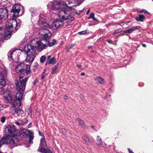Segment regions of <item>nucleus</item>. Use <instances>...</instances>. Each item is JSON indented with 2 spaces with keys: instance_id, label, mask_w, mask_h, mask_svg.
<instances>
[{
  "instance_id": "obj_1",
  "label": "nucleus",
  "mask_w": 153,
  "mask_h": 153,
  "mask_svg": "<svg viewBox=\"0 0 153 153\" xmlns=\"http://www.w3.org/2000/svg\"><path fill=\"white\" fill-rule=\"evenodd\" d=\"M17 24L16 20L14 19L9 20L6 22V31L4 33V37H9L12 33L16 32L17 30Z\"/></svg>"
},
{
  "instance_id": "obj_2",
  "label": "nucleus",
  "mask_w": 153,
  "mask_h": 153,
  "mask_svg": "<svg viewBox=\"0 0 153 153\" xmlns=\"http://www.w3.org/2000/svg\"><path fill=\"white\" fill-rule=\"evenodd\" d=\"M24 50L27 53V57L26 61L30 64H31L34 60L37 54L35 49L33 48H31L30 45H26Z\"/></svg>"
},
{
  "instance_id": "obj_3",
  "label": "nucleus",
  "mask_w": 153,
  "mask_h": 153,
  "mask_svg": "<svg viewBox=\"0 0 153 153\" xmlns=\"http://www.w3.org/2000/svg\"><path fill=\"white\" fill-rule=\"evenodd\" d=\"M67 7V4L65 2L63 1L51 2L48 6L49 10H52L55 11L65 9Z\"/></svg>"
},
{
  "instance_id": "obj_4",
  "label": "nucleus",
  "mask_w": 153,
  "mask_h": 153,
  "mask_svg": "<svg viewBox=\"0 0 153 153\" xmlns=\"http://www.w3.org/2000/svg\"><path fill=\"white\" fill-rule=\"evenodd\" d=\"M31 71L30 70H27L25 72L21 74L20 76L19 82L17 81L16 84L19 83L22 87V89L25 90L26 82H27L30 75Z\"/></svg>"
},
{
  "instance_id": "obj_5",
  "label": "nucleus",
  "mask_w": 153,
  "mask_h": 153,
  "mask_svg": "<svg viewBox=\"0 0 153 153\" xmlns=\"http://www.w3.org/2000/svg\"><path fill=\"white\" fill-rule=\"evenodd\" d=\"M19 139L18 138H16L12 139V137L10 135H7L3 137L0 141V147L3 144H8L9 143L12 145V147L17 146L18 144L16 142L18 141Z\"/></svg>"
},
{
  "instance_id": "obj_6",
  "label": "nucleus",
  "mask_w": 153,
  "mask_h": 153,
  "mask_svg": "<svg viewBox=\"0 0 153 153\" xmlns=\"http://www.w3.org/2000/svg\"><path fill=\"white\" fill-rule=\"evenodd\" d=\"M22 52L19 49L15 50L12 52L10 51L8 54V57H10L13 61L17 62L19 61V56Z\"/></svg>"
},
{
  "instance_id": "obj_7",
  "label": "nucleus",
  "mask_w": 153,
  "mask_h": 153,
  "mask_svg": "<svg viewBox=\"0 0 153 153\" xmlns=\"http://www.w3.org/2000/svg\"><path fill=\"white\" fill-rule=\"evenodd\" d=\"M16 86L18 91V92L16 94V100H17L19 102V105H17L18 106H20L22 105L20 101L22 98L24 91L25 90L22 89V87H20V85L19 83H16Z\"/></svg>"
},
{
  "instance_id": "obj_8",
  "label": "nucleus",
  "mask_w": 153,
  "mask_h": 153,
  "mask_svg": "<svg viewBox=\"0 0 153 153\" xmlns=\"http://www.w3.org/2000/svg\"><path fill=\"white\" fill-rule=\"evenodd\" d=\"M15 70L17 73L21 74L25 72L26 71L30 70V65H25L24 63H22L16 66Z\"/></svg>"
},
{
  "instance_id": "obj_9",
  "label": "nucleus",
  "mask_w": 153,
  "mask_h": 153,
  "mask_svg": "<svg viewBox=\"0 0 153 153\" xmlns=\"http://www.w3.org/2000/svg\"><path fill=\"white\" fill-rule=\"evenodd\" d=\"M46 145L47 144L45 141V138L44 137H43L40 139V143L39 148L40 152L44 153H52L49 149L44 148V147H45Z\"/></svg>"
},
{
  "instance_id": "obj_10",
  "label": "nucleus",
  "mask_w": 153,
  "mask_h": 153,
  "mask_svg": "<svg viewBox=\"0 0 153 153\" xmlns=\"http://www.w3.org/2000/svg\"><path fill=\"white\" fill-rule=\"evenodd\" d=\"M59 18L62 20H65L70 17V14L66 10H62L59 11L58 14Z\"/></svg>"
},
{
  "instance_id": "obj_11",
  "label": "nucleus",
  "mask_w": 153,
  "mask_h": 153,
  "mask_svg": "<svg viewBox=\"0 0 153 153\" xmlns=\"http://www.w3.org/2000/svg\"><path fill=\"white\" fill-rule=\"evenodd\" d=\"M45 39L43 40L42 41L40 40L37 41L36 42L37 45V48L38 50L41 51L42 50L45 49L48 46V43H44L43 42L45 41Z\"/></svg>"
},
{
  "instance_id": "obj_12",
  "label": "nucleus",
  "mask_w": 153,
  "mask_h": 153,
  "mask_svg": "<svg viewBox=\"0 0 153 153\" xmlns=\"http://www.w3.org/2000/svg\"><path fill=\"white\" fill-rule=\"evenodd\" d=\"M21 7L22 6L19 4H16L12 7L11 12L14 13L13 14V16L17 17L18 16Z\"/></svg>"
},
{
  "instance_id": "obj_13",
  "label": "nucleus",
  "mask_w": 153,
  "mask_h": 153,
  "mask_svg": "<svg viewBox=\"0 0 153 153\" xmlns=\"http://www.w3.org/2000/svg\"><path fill=\"white\" fill-rule=\"evenodd\" d=\"M3 100L6 102H10L11 101L12 98L8 90L4 91Z\"/></svg>"
},
{
  "instance_id": "obj_14",
  "label": "nucleus",
  "mask_w": 153,
  "mask_h": 153,
  "mask_svg": "<svg viewBox=\"0 0 153 153\" xmlns=\"http://www.w3.org/2000/svg\"><path fill=\"white\" fill-rule=\"evenodd\" d=\"M39 33L43 36L44 38H49L51 37V34L50 31L46 28H42L40 30Z\"/></svg>"
},
{
  "instance_id": "obj_15",
  "label": "nucleus",
  "mask_w": 153,
  "mask_h": 153,
  "mask_svg": "<svg viewBox=\"0 0 153 153\" xmlns=\"http://www.w3.org/2000/svg\"><path fill=\"white\" fill-rule=\"evenodd\" d=\"M8 10L7 9L0 8V23L1 22V19H6L8 16Z\"/></svg>"
},
{
  "instance_id": "obj_16",
  "label": "nucleus",
  "mask_w": 153,
  "mask_h": 153,
  "mask_svg": "<svg viewBox=\"0 0 153 153\" xmlns=\"http://www.w3.org/2000/svg\"><path fill=\"white\" fill-rule=\"evenodd\" d=\"M63 24V22L61 20L58 19L53 22L52 25V27L53 28V29H56L60 28Z\"/></svg>"
},
{
  "instance_id": "obj_17",
  "label": "nucleus",
  "mask_w": 153,
  "mask_h": 153,
  "mask_svg": "<svg viewBox=\"0 0 153 153\" xmlns=\"http://www.w3.org/2000/svg\"><path fill=\"white\" fill-rule=\"evenodd\" d=\"M14 110V112L13 114H16V116L19 117V119L21 118L24 116V111L20 108H16Z\"/></svg>"
},
{
  "instance_id": "obj_18",
  "label": "nucleus",
  "mask_w": 153,
  "mask_h": 153,
  "mask_svg": "<svg viewBox=\"0 0 153 153\" xmlns=\"http://www.w3.org/2000/svg\"><path fill=\"white\" fill-rule=\"evenodd\" d=\"M23 135H26V136L29 135V143H33L32 140L33 139V134L29 130H27L25 132H24L22 134Z\"/></svg>"
},
{
  "instance_id": "obj_19",
  "label": "nucleus",
  "mask_w": 153,
  "mask_h": 153,
  "mask_svg": "<svg viewBox=\"0 0 153 153\" xmlns=\"http://www.w3.org/2000/svg\"><path fill=\"white\" fill-rule=\"evenodd\" d=\"M43 15H40L39 16V24H41L42 27H43V28H45L44 27H48L49 26V25L45 22H43Z\"/></svg>"
},
{
  "instance_id": "obj_20",
  "label": "nucleus",
  "mask_w": 153,
  "mask_h": 153,
  "mask_svg": "<svg viewBox=\"0 0 153 153\" xmlns=\"http://www.w3.org/2000/svg\"><path fill=\"white\" fill-rule=\"evenodd\" d=\"M140 28L141 27L139 26L133 27H131L129 29L125 30L124 31V33L127 34H130L136 30L140 29Z\"/></svg>"
},
{
  "instance_id": "obj_21",
  "label": "nucleus",
  "mask_w": 153,
  "mask_h": 153,
  "mask_svg": "<svg viewBox=\"0 0 153 153\" xmlns=\"http://www.w3.org/2000/svg\"><path fill=\"white\" fill-rule=\"evenodd\" d=\"M5 131L13 135H14L13 132L15 131V130L12 126H8L5 128Z\"/></svg>"
},
{
  "instance_id": "obj_22",
  "label": "nucleus",
  "mask_w": 153,
  "mask_h": 153,
  "mask_svg": "<svg viewBox=\"0 0 153 153\" xmlns=\"http://www.w3.org/2000/svg\"><path fill=\"white\" fill-rule=\"evenodd\" d=\"M0 84L3 86H5L6 85V82L4 76L1 74H0Z\"/></svg>"
},
{
  "instance_id": "obj_23",
  "label": "nucleus",
  "mask_w": 153,
  "mask_h": 153,
  "mask_svg": "<svg viewBox=\"0 0 153 153\" xmlns=\"http://www.w3.org/2000/svg\"><path fill=\"white\" fill-rule=\"evenodd\" d=\"M97 145L99 147H102L103 146L102 142L100 137L97 136Z\"/></svg>"
},
{
  "instance_id": "obj_24",
  "label": "nucleus",
  "mask_w": 153,
  "mask_h": 153,
  "mask_svg": "<svg viewBox=\"0 0 153 153\" xmlns=\"http://www.w3.org/2000/svg\"><path fill=\"white\" fill-rule=\"evenodd\" d=\"M84 0H69L68 3H70L71 2L73 3H75L76 4V5H74L75 6H79L81 4L83 1Z\"/></svg>"
},
{
  "instance_id": "obj_25",
  "label": "nucleus",
  "mask_w": 153,
  "mask_h": 153,
  "mask_svg": "<svg viewBox=\"0 0 153 153\" xmlns=\"http://www.w3.org/2000/svg\"><path fill=\"white\" fill-rule=\"evenodd\" d=\"M95 80L97 82H99L101 84H103L104 83V79L101 77H98L94 78Z\"/></svg>"
},
{
  "instance_id": "obj_26",
  "label": "nucleus",
  "mask_w": 153,
  "mask_h": 153,
  "mask_svg": "<svg viewBox=\"0 0 153 153\" xmlns=\"http://www.w3.org/2000/svg\"><path fill=\"white\" fill-rule=\"evenodd\" d=\"M145 17L144 16L142 15H139L138 17H137L135 18V19L137 21H141L143 22V20L145 19Z\"/></svg>"
},
{
  "instance_id": "obj_27",
  "label": "nucleus",
  "mask_w": 153,
  "mask_h": 153,
  "mask_svg": "<svg viewBox=\"0 0 153 153\" xmlns=\"http://www.w3.org/2000/svg\"><path fill=\"white\" fill-rule=\"evenodd\" d=\"M56 59L54 57H53L49 60V62H47L46 63V65L48 64H54L55 63Z\"/></svg>"
},
{
  "instance_id": "obj_28",
  "label": "nucleus",
  "mask_w": 153,
  "mask_h": 153,
  "mask_svg": "<svg viewBox=\"0 0 153 153\" xmlns=\"http://www.w3.org/2000/svg\"><path fill=\"white\" fill-rule=\"evenodd\" d=\"M137 12L139 13H143L145 14L150 15V13L148 11L144 9H142L141 10H137Z\"/></svg>"
},
{
  "instance_id": "obj_29",
  "label": "nucleus",
  "mask_w": 153,
  "mask_h": 153,
  "mask_svg": "<svg viewBox=\"0 0 153 153\" xmlns=\"http://www.w3.org/2000/svg\"><path fill=\"white\" fill-rule=\"evenodd\" d=\"M76 122H78L79 123L80 126H81L82 127H83L85 126V125L84 123L82 120H80L79 118H77L76 119Z\"/></svg>"
},
{
  "instance_id": "obj_30",
  "label": "nucleus",
  "mask_w": 153,
  "mask_h": 153,
  "mask_svg": "<svg viewBox=\"0 0 153 153\" xmlns=\"http://www.w3.org/2000/svg\"><path fill=\"white\" fill-rule=\"evenodd\" d=\"M82 138L85 141L86 144H88L89 143V139L87 136H83L82 137Z\"/></svg>"
},
{
  "instance_id": "obj_31",
  "label": "nucleus",
  "mask_w": 153,
  "mask_h": 153,
  "mask_svg": "<svg viewBox=\"0 0 153 153\" xmlns=\"http://www.w3.org/2000/svg\"><path fill=\"white\" fill-rule=\"evenodd\" d=\"M58 67L57 65H55L52 68V71L51 72L52 74H54L56 72V70L57 69Z\"/></svg>"
},
{
  "instance_id": "obj_32",
  "label": "nucleus",
  "mask_w": 153,
  "mask_h": 153,
  "mask_svg": "<svg viewBox=\"0 0 153 153\" xmlns=\"http://www.w3.org/2000/svg\"><path fill=\"white\" fill-rule=\"evenodd\" d=\"M94 14L93 13H91L90 14L89 16L88 17V19H92L93 20L95 21H97V20L95 19L94 17Z\"/></svg>"
},
{
  "instance_id": "obj_33",
  "label": "nucleus",
  "mask_w": 153,
  "mask_h": 153,
  "mask_svg": "<svg viewBox=\"0 0 153 153\" xmlns=\"http://www.w3.org/2000/svg\"><path fill=\"white\" fill-rule=\"evenodd\" d=\"M67 19L68 20V21H69V23H68V25H67V24H66V25L67 26H68V25H70V23H71V22L72 21H73L74 20V17H71L70 16V17H69V18H68V19Z\"/></svg>"
},
{
  "instance_id": "obj_34",
  "label": "nucleus",
  "mask_w": 153,
  "mask_h": 153,
  "mask_svg": "<svg viewBox=\"0 0 153 153\" xmlns=\"http://www.w3.org/2000/svg\"><path fill=\"white\" fill-rule=\"evenodd\" d=\"M74 46V45L73 44H70L68 45L66 47V51H68L69 50L71 49Z\"/></svg>"
},
{
  "instance_id": "obj_35",
  "label": "nucleus",
  "mask_w": 153,
  "mask_h": 153,
  "mask_svg": "<svg viewBox=\"0 0 153 153\" xmlns=\"http://www.w3.org/2000/svg\"><path fill=\"white\" fill-rule=\"evenodd\" d=\"M46 57L45 56H42L40 59V62L41 63H43L46 60Z\"/></svg>"
},
{
  "instance_id": "obj_36",
  "label": "nucleus",
  "mask_w": 153,
  "mask_h": 153,
  "mask_svg": "<svg viewBox=\"0 0 153 153\" xmlns=\"http://www.w3.org/2000/svg\"><path fill=\"white\" fill-rule=\"evenodd\" d=\"M56 41L55 39H53L52 42H51L49 43V46L50 47H52L56 43Z\"/></svg>"
},
{
  "instance_id": "obj_37",
  "label": "nucleus",
  "mask_w": 153,
  "mask_h": 153,
  "mask_svg": "<svg viewBox=\"0 0 153 153\" xmlns=\"http://www.w3.org/2000/svg\"><path fill=\"white\" fill-rule=\"evenodd\" d=\"M86 33V30H83L79 32L78 33V34L79 35H84Z\"/></svg>"
},
{
  "instance_id": "obj_38",
  "label": "nucleus",
  "mask_w": 153,
  "mask_h": 153,
  "mask_svg": "<svg viewBox=\"0 0 153 153\" xmlns=\"http://www.w3.org/2000/svg\"><path fill=\"white\" fill-rule=\"evenodd\" d=\"M45 72L46 70L45 69H44L43 70V72L42 74L41 79H43L44 78L45 73Z\"/></svg>"
},
{
  "instance_id": "obj_39",
  "label": "nucleus",
  "mask_w": 153,
  "mask_h": 153,
  "mask_svg": "<svg viewBox=\"0 0 153 153\" xmlns=\"http://www.w3.org/2000/svg\"><path fill=\"white\" fill-rule=\"evenodd\" d=\"M30 11L32 13H36V11L35 9L32 8L30 9Z\"/></svg>"
},
{
  "instance_id": "obj_40",
  "label": "nucleus",
  "mask_w": 153,
  "mask_h": 153,
  "mask_svg": "<svg viewBox=\"0 0 153 153\" xmlns=\"http://www.w3.org/2000/svg\"><path fill=\"white\" fill-rule=\"evenodd\" d=\"M121 31H122V30L121 29H117L113 33V34H114L115 33H118L119 32H121Z\"/></svg>"
},
{
  "instance_id": "obj_41",
  "label": "nucleus",
  "mask_w": 153,
  "mask_h": 153,
  "mask_svg": "<svg viewBox=\"0 0 153 153\" xmlns=\"http://www.w3.org/2000/svg\"><path fill=\"white\" fill-rule=\"evenodd\" d=\"M5 120H6V118L5 117H2L1 118V122H2V123H4L5 121Z\"/></svg>"
},
{
  "instance_id": "obj_42",
  "label": "nucleus",
  "mask_w": 153,
  "mask_h": 153,
  "mask_svg": "<svg viewBox=\"0 0 153 153\" xmlns=\"http://www.w3.org/2000/svg\"><path fill=\"white\" fill-rule=\"evenodd\" d=\"M15 123L17 126H18L23 125V124H20L18 121L16 122Z\"/></svg>"
},
{
  "instance_id": "obj_43",
  "label": "nucleus",
  "mask_w": 153,
  "mask_h": 153,
  "mask_svg": "<svg viewBox=\"0 0 153 153\" xmlns=\"http://www.w3.org/2000/svg\"><path fill=\"white\" fill-rule=\"evenodd\" d=\"M128 149L129 153H134L132 150L130 148H128Z\"/></svg>"
},
{
  "instance_id": "obj_44",
  "label": "nucleus",
  "mask_w": 153,
  "mask_h": 153,
  "mask_svg": "<svg viewBox=\"0 0 153 153\" xmlns=\"http://www.w3.org/2000/svg\"><path fill=\"white\" fill-rule=\"evenodd\" d=\"M83 11V10H80L79 11V13L76 12V14L78 15H79V14H80V13H82Z\"/></svg>"
},
{
  "instance_id": "obj_45",
  "label": "nucleus",
  "mask_w": 153,
  "mask_h": 153,
  "mask_svg": "<svg viewBox=\"0 0 153 153\" xmlns=\"http://www.w3.org/2000/svg\"><path fill=\"white\" fill-rule=\"evenodd\" d=\"M68 98V97L66 95H65L64 97V100H66Z\"/></svg>"
},
{
  "instance_id": "obj_46",
  "label": "nucleus",
  "mask_w": 153,
  "mask_h": 153,
  "mask_svg": "<svg viewBox=\"0 0 153 153\" xmlns=\"http://www.w3.org/2000/svg\"><path fill=\"white\" fill-rule=\"evenodd\" d=\"M3 90V88L2 87L0 88V91L2 93Z\"/></svg>"
},
{
  "instance_id": "obj_47",
  "label": "nucleus",
  "mask_w": 153,
  "mask_h": 153,
  "mask_svg": "<svg viewBox=\"0 0 153 153\" xmlns=\"http://www.w3.org/2000/svg\"><path fill=\"white\" fill-rule=\"evenodd\" d=\"M62 131L63 132V133L64 134H65V130L64 129H62Z\"/></svg>"
},
{
  "instance_id": "obj_48",
  "label": "nucleus",
  "mask_w": 153,
  "mask_h": 153,
  "mask_svg": "<svg viewBox=\"0 0 153 153\" xmlns=\"http://www.w3.org/2000/svg\"><path fill=\"white\" fill-rule=\"evenodd\" d=\"M39 134H40V135H41V136H42V137H44V136H43V135L42 134H41V132L40 131H39Z\"/></svg>"
},
{
  "instance_id": "obj_49",
  "label": "nucleus",
  "mask_w": 153,
  "mask_h": 153,
  "mask_svg": "<svg viewBox=\"0 0 153 153\" xmlns=\"http://www.w3.org/2000/svg\"><path fill=\"white\" fill-rule=\"evenodd\" d=\"M107 42L109 43H112V41L111 40H108L107 41Z\"/></svg>"
},
{
  "instance_id": "obj_50",
  "label": "nucleus",
  "mask_w": 153,
  "mask_h": 153,
  "mask_svg": "<svg viewBox=\"0 0 153 153\" xmlns=\"http://www.w3.org/2000/svg\"><path fill=\"white\" fill-rule=\"evenodd\" d=\"M3 108V106L2 104H0V108L1 109V108Z\"/></svg>"
},
{
  "instance_id": "obj_51",
  "label": "nucleus",
  "mask_w": 153,
  "mask_h": 153,
  "mask_svg": "<svg viewBox=\"0 0 153 153\" xmlns=\"http://www.w3.org/2000/svg\"><path fill=\"white\" fill-rule=\"evenodd\" d=\"M90 13V9H89L86 13V14L88 15Z\"/></svg>"
},
{
  "instance_id": "obj_52",
  "label": "nucleus",
  "mask_w": 153,
  "mask_h": 153,
  "mask_svg": "<svg viewBox=\"0 0 153 153\" xmlns=\"http://www.w3.org/2000/svg\"><path fill=\"white\" fill-rule=\"evenodd\" d=\"M28 114L30 116H31L32 114V113L30 111V112L28 113Z\"/></svg>"
},
{
  "instance_id": "obj_53",
  "label": "nucleus",
  "mask_w": 153,
  "mask_h": 153,
  "mask_svg": "<svg viewBox=\"0 0 153 153\" xmlns=\"http://www.w3.org/2000/svg\"><path fill=\"white\" fill-rule=\"evenodd\" d=\"M142 45L143 47H146V45L145 44H142Z\"/></svg>"
},
{
  "instance_id": "obj_54",
  "label": "nucleus",
  "mask_w": 153,
  "mask_h": 153,
  "mask_svg": "<svg viewBox=\"0 0 153 153\" xmlns=\"http://www.w3.org/2000/svg\"><path fill=\"white\" fill-rule=\"evenodd\" d=\"M81 75L82 76H84L85 74V73L84 72H82L81 73Z\"/></svg>"
},
{
  "instance_id": "obj_55",
  "label": "nucleus",
  "mask_w": 153,
  "mask_h": 153,
  "mask_svg": "<svg viewBox=\"0 0 153 153\" xmlns=\"http://www.w3.org/2000/svg\"><path fill=\"white\" fill-rule=\"evenodd\" d=\"M37 82V81L36 80H35L34 81V83H35Z\"/></svg>"
},
{
  "instance_id": "obj_56",
  "label": "nucleus",
  "mask_w": 153,
  "mask_h": 153,
  "mask_svg": "<svg viewBox=\"0 0 153 153\" xmlns=\"http://www.w3.org/2000/svg\"><path fill=\"white\" fill-rule=\"evenodd\" d=\"M91 127H92V128H94V126H91Z\"/></svg>"
},
{
  "instance_id": "obj_57",
  "label": "nucleus",
  "mask_w": 153,
  "mask_h": 153,
  "mask_svg": "<svg viewBox=\"0 0 153 153\" xmlns=\"http://www.w3.org/2000/svg\"><path fill=\"white\" fill-rule=\"evenodd\" d=\"M51 56H48V58H49Z\"/></svg>"
},
{
  "instance_id": "obj_58",
  "label": "nucleus",
  "mask_w": 153,
  "mask_h": 153,
  "mask_svg": "<svg viewBox=\"0 0 153 153\" xmlns=\"http://www.w3.org/2000/svg\"><path fill=\"white\" fill-rule=\"evenodd\" d=\"M1 109L0 108V111H1Z\"/></svg>"
},
{
  "instance_id": "obj_59",
  "label": "nucleus",
  "mask_w": 153,
  "mask_h": 153,
  "mask_svg": "<svg viewBox=\"0 0 153 153\" xmlns=\"http://www.w3.org/2000/svg\"><path fill=\"white\" fill-rule=\"evenodd\" d=\"M13 127H14V125H13Z\"/></svg>"
},
{
  "instance_id": "obj_60",
  "label": "nucleus",
  "mask_w": 153,
  "mask_h": 153,
  "mask_svg": "<svg viewBox=\"0 0 153 153\" xmlns=\"http://www.w3.org/2000/svg\"><path fill=\"white\" fill-rule=\"evenodd\" d=\"M26 37H27V36H26Z\"/></svg>"
},
{
  "instance_id": "obj_61",
  "label": "nucleus",
  "mask_w": 153,
  "mask_h": 153,
  "mask_svg": "<svg viewBox=\"0 0 153 153\" xmlns=\"http://www.w3.org/2000/svg\"><path fill=\"white\" fill-rule=\"evenodd\" d=\"M29 126H30V124H29Z\"/></svg>"
},
{
  "instance_id": "obj_62",
  "label": "nucleus",
  "mask_w": 153,
  "mask_h": 153,
  "mask_svg": "<svg viewBox=\"0 0 153 153\" xmlns=\"http://www.w3.org/2000/svg\"><path fill=\"white\" fill-rule=\"evenodd\" d=\"M29 126H30V124H29Z\"/></svg>"
},
{
  "instance_id": "obj_63",
  "label": "nucleus",
  "mask_w": 153,
  "mask_h": 153,
  "mask_svg": "<svg viewBox=\"0 0 153 153\" xmlns=\"http://www.w3.org/2000/svg\"><path fill=\"white\" fill-rule=\"evenodd\" d=\"M152 1H153V0H152Z\"/></svg>"
}]
</instances>
